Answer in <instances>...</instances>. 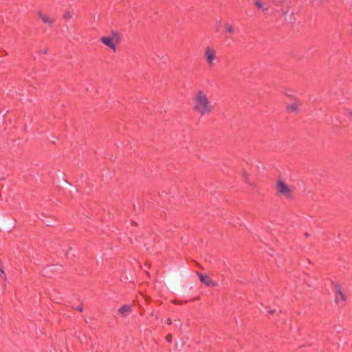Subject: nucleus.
I'll return each instance as SVG.
<instances>
[{"instance_id":"obj_1","label":"nucleus","mask_w":352,"mask_h":352,"mask_svg":"<svg viewBox=\"0 0 352 352\" xmlns=\"http://www.w3.org/2000/svg\"><path fill=\"white\" fill-rule=\"evenodd\" d=\"M213 109L214 105L209 100L206 93L203 90H198L194 98V111L203 116L210 114Z\"/></svg>"},{"instance_id":"obj_2","label":"nucleus","mask_w":352,"mask_h":352,"mask_svg":"<svg viewBox=\"0 0 352 352\" xmlns=\"http://www.w3.org/2000/svg\"><path fill=\"white\" fill-rule=\"evenodd\" d=\"M217 50L211 47L207 46L204 49V58L209 67H212L214 65L215 61L217 60Z\"/></svg>"},{"instance_id":"obj_3","label":"nucleus","mask_w":352,"mask_h":352,"mask_svg":"<svg viewBox=\"0 0 352 352\" xmlns=\"http://www.w3.org/2000/svg\"><path fill=\"white\" fill-rule=\"evenodd\" d=\"M100 41L107 46L109 47L113 50H116V44L119 43L120 37L118 34L113 32L112 36H103L101 37Z\"/></svg>"},{"instance_id":"obj_4","label":"nucleus","mask_w":352,"mask_h":352,"mask_svg":"<svg viewBox=\"0 0 352 352\" xmlns=\"http://www.w3.org/2000/svg\"><path fill=\"white\" fill-rule=\"evenodd\" d=\"M277 192L287 197H290L292 189L283 181L278 179L276 184Z\"/></svg>"},{"instance_id":"obj_5","label":"nucleus","mask_w":352,"mask_h":352,"mask_svg":"<svg viewBox=\"0 0 352 352\" xmlns=\"http://www.w3.org/2000/svg\"><path fill=\"white\" fill-rule=\"evenodd\" d=\"M335 302L338 305H343L346 300L345 296L342 293V288L339 285L335 286Z\"/></svg>"},{"instance_id":"obj_6","label":"nucleus","mask_w":352,"mask_h":352,"mask_svg":"<svg viewBox=\"0 0 352 352\" xmlns=\"http://www.w3.org/2000/svg\"><path fill=\"white\" fill-rule=\"evenodd\" d=\"M200 281L208 287H215L217 284L213 281L207 274L197 273Z\"/></svg>"},{"instance_id":"obj_7","label":"nucleus","mask_w":352,"mask_h":352,"mask_svg":"<svg viewBox=\"0 0 352 352\" xmlns=\"http://www.w3.org/2000/svg\"><path fill=\"white\" fill-rule=\"evenodd\" d=\"M38 16L40 17V19H41V21L45 24L51 25L55 21L54 18L51 17L47 15H45V14H43L42 12H38Z\"/></svg>"},{"instance_id":"obj_8","label":"nucleus","mask_w":352,"mask_h":352,"mask_svg":"<svg viewBox=\"0 0 352 352\" xmlns=\"http://www.w3.org/2000/svg\"><path fill=\"white\" fill-rule=\"evenodd\" d=\"M300 105V102L298 100H296L294 103L288 104L287 108L290 112H296L298 111Z\"/></svg>"},{"instance_id":"obj_9","label":"nucleus","mask_w":352,"mask_h":352,"mask_svg":"<svg viewBox=\"0 0 352 352\" xmlns=\"http://www.w3.org/2000/svg\"><path fill=\"white\" fill-rule=\"evenodd\" d=\"M118 311L123 316H126L131 311V306L123 305L119 309Z\"/></svg>"},{"instance_id":"obj_10","label":"nucleus","mask_w":352,"mask_h":352,"mask_svg":"<svg viewBox=\"0 0 352 352\" xmlns=\"http://www.w3.org/2000/svg\"><path fill=\"white\" fill-rule=\"evenodd\" d=\"M254 6L263 11H267V8L265 6V3L263 0H254Z\"/></svg>"},{"instance_id":"obj_11","label":"nucleus","mask_w":352,"mask_h":352,"mask_svg":"<svg viewBox=\"0 0 352 352\" xmlns=\"http://www.w3.org/2000/svg\"><path fill=\"white\" fill-rule=\"evenodd\" d=\"M224 27H225V29H226L227 32L230 33V34L234 32V28H233L232 25H230L228 23H226L224 25Z\"/></svg>"},{"instance_id":"obj_12","label":"nucleus","mask_w":352,"mask_h":352,"mask_svg":"<svg viewBox=\"0 0 352 352\" xmlns=\"http://www.w3.org/2000/svg\"><path fill=\"white\" fill-rule=\"evenodd\" d=\"M63 18L66 20H69L72 18V14L69 11H67L64 14H63Z\"/></svg>"},{"instance_id":"obj_13","label":"nucleus","mask_w":352,"mask_h":352,"mask_svg":"<svg viewBox=\"0 0 352 352\" xmlns=\"http://www.w3.org/2000/svg\"><path fill=\"white\" fill-rule=\"evenodd\" d=\"M0 276L3 277L6 276L5 272L2 269V265L0 266Z\"/></svg>"},{"instance_id":"obj_14","label":"nucleus","mask_w":352,"mask_h":352,"mask_svg":"<svg viewBox=\"0 0 352 352\" xmlns=\"http://www.w3.org/2000/svg\"><path fill=\"white\" fill-rule=\"evenodd\" d=\"M166 340L168 342H171V339H172V336L171 335H168L166 338Z\"/></svg>"},{"instance_id":"obj_15","label":"nucleus","mask_w":352,"mask_h":352,"mask_svg":"<svg viewBox=\"0 0 352 352\" xmlns=\"http://www.w3.org/2000/svg\"><path fill=\"white\" fill-rule=\"evenodd\" d=\"M76 309L78 310L79 311L82 312V306H78L76 307Z\"/></svg>"},{"instance_id":"obj_16","label":"nucleus","mask_w":352,"mask_h":352,"mask_svg":"<svg viewBox=\"0 0 352 352\" xmlns=\"http://www.w3.org/2000/svg\"><path fill=\"white\" fill-rule=\"evenodd\" d=\"M166 322H167V324H171V322H172V321H171V320H170V319H169V318H168V319H167Z\"/></svg>"},{"instance_id":"obj_17","label":"nucleus","mask_w":352,"mask_h":352,"mask_svg":"<svg viewBox=\"0 0 352 352\" xmlns=\"http://www.w3.org/2000/svg\"><path fill=\"white\" fill-rule=\"evenodd\" d=\"M41 52H42L43 54H46V53L47 52V49H45V50H43V51H41Z\"/></svg>"},{"instance_id":"obj_18","label":"nucleus","mask_w":352,"mask_h":352,"mask_svg":"<svg viewBox=\"0 0 352 352\" xmlns=\"http://www.w3.org/2000/svg\"><path fill=\"white\" fill-rule=\"evenodd\" d=\"M269 313H270V314H274V310L270 311H269Z\"/></svg>"}]
</instances>
